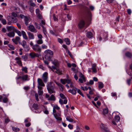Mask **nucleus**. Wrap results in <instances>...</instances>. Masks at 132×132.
I'll return each instance as SVG.
<instances>
[{"label": "nucleus", "mask_w": 132, "mask_h": 132, "mask_svg": "<svg viewBox=\"0 0 132 132\" xmlns=\"http://www.w3.org/2000/svg\"><path fill=\"white\" fill-rule=\"evenodd\" d=\"M37 15V16L38 18L40 19H41L42 18V15H41V14H40V13L36 14Z\"/></svg>", "instance_id": "4d7b16f0"}, {"label": "nucleus", "mask_w": 132, "mask_h": 132, "mask_svg": "<svg viewBox=\"0 0 132 132\" xmlns=\"http://www.w3.org/2000/svg\"><path fill=\"white\" fill-rule=\"evenodd\" d=\"M21 44L24 48H26L28 50H29V47L27 45V43L26 41L24 40H23L21 43Z\"/></svg>", "instance_id": "9d476101"}, {"label": "nucleus", "mask_w": 132, "mask_h": 132, "mask_svg": "<svg viewBox=\"0 0 132 132\" xmlns=\"http://www.w3.org/2000/svg\"><path fill=\"white\" fill-rule=\"evenodd\" d=\"M8 101V99L7 97L5 96L4 97L3 99V102L4 103H6Z\"/></svg>", "instance_id": "79ce46f5"}, {"label": "nucleus", "mask_w": 132, "mask_h": 132, "mask_svg": "<svg viewBox=\"0 0 132 132\" xmlns=\"http://www.w3.org/2000/svg\"><path fill=\"white\" fill-rule=\"evenodd\" d=\"M36 14L40 13V11L39 9H36Z\"/></svg>", "instance_id": "774afa93"}, {"label": "nucleus", "mask_w": 132, "mask_h": 132, "mask_svg": "<svg viewBox=\"0 0 132 132\" xmlns=\"http://www.w3.org/2000/svg\"><path fill=\"white\" fill-rule=\"evenodd\" d=\"M84 8L86 11L87 12V21H89L91 20V13L90 11H89V10L88 8L86 6H84Z\"/></svg>", "instance_id": "f257e3e1"}, {"label": "nucleus", "mask_w": 132, "mask_h": 132, "mask_svg": "<svg viewBox=\"0 0 132 132\" xmlns=\"http://www.w3.org/2000/svg\"><path fill=\"white\" fill-rule=\"evenodd\" d=\"M79 77L83 79L84 81L85 82L86 81V79L85 78L84 75L81 73H80Z\"/></svg>", "instance_id": "c9c22d12"}, {"label": "nucleus", "mask_w": 132, "mask_h": 132, "mask_svg": "<svg viewBox=\"0 0 132 132\" xmlns=\"http://www.w3.org/2000/svg\"><path fill=\"white\" fill-rule=\"evenodd\" d=\"M28 68L26 67H22V71H24L25 73H27Z\"/></svg>", "instance_id": "f704fd0d"}, {"label": "nucleus", "mask_w": 132, "mask_h": 132, "mask_svg": "<svg viewBox=\"0 0 132 132\" xmlns=\"http://www.w3.org/2000/svg\"><path fill=\"white\" fill-rule=\"evenodd\" d=\"M101 128L103 132H110L107 128L105 127V125L101 123L100 125Z\"/></svg>", "instance_id": "0eeeda50"}, {"label": "nucleus", "mask_w": 132, "mask_h": 132, "mask_svg": "<svg viewBox=\"0 0 132 132\" xmlns=\"http://www.w3.org/2000/svg\"><path fill=\"white\" fill-rule=\"evenodd\" d=\"M12 17H16L17 16L18 17H19V16H17L16 14L14 12H12Z\"/></svg>", "instance_id": "8fccbe9b"}, {"label": "nucleus", "mask_w": 132, "mask_h": 132, "mask_svg": "<svg viewBox=\"0 0 132 132\" xmlns=\"http://www.w3.org/2000/svg\"><path fill=\"white\" fill-rule=\"evenodd\" d=\"M29 77L27 75H25L22 76V79L23 81H28L30 79Z\"/></svg>", "instance_id": "4468645a"}, {"label": "nucleus", "mask_w": 132, "mask_h": 132, "mask_svg": "<svg viewBox=\"0 0 132 132\" xmlns=\"http://www.w3.org/2000/svg\"><path fill=\"white\" fill-rule=\"evenodd\" d=\"M32 107L35 110L34 112L36 113H39L41 112V111L39 109V107L38 105L34 104L32 106Z\"/></svg>", "instance_id": "39448f33"}, {"label": "nucleus", "mask_w": 132, "mask_h": 132, "mask_svg": "<svg viewBox=\"0 0 132 132\" xmlns=\"http://www.w3.org/2000/svg\"><path fill=\"white\" fill-rule=\"evenodd\" d=\"M84 127L85 129L86 130H89L90 129L89 127L87 125H85L84 126Z\"/></svg>", "instance_id": "0e129e2a"}, {"label": "nucleus", "mask_w": 132, "mask_h": 132, "mask_svg": "<svg viewBox=\"0 0 132 132\" xmlns=\"http://www.w3.org/2000/svg\"><path fill=\"white\" fill-rule=\"evenodd\" d=\"M102 36V37L103 38H105L107 37L108 36V34L107 33L105 32L103 34H101Z\"/></svg>", "instance_id": "2f4dec72"}, {"label": "nucleus", "mask_w": 132, "mask_h": 132, "mask_svg": "<svg viewBox=\"0 0 132 132\" xmlns=\"http://www.w3.org/2000/svg\"><path fill=\"white\" fill-rule=\"evenodd\" d=\"M36 43L38 44H42L43 43V41L42 39H39L36 41Z\"/></svg>", "instance_id": "4c0bfd02"}, {"label": "nucleus", "mask_w": 132, "mask_h": 132, "mask_svg": "<svg viewBox=\"0 0 132 132\" xmlns=\"http://www.w3.org/2000/svg\"><path fill=\"white\" fill-rule=\"evenodd\" d=\"M56 73L59 75H61L62 74V70H60L59 68L56 69V71H55Z\"/></svg>", "instance_id": "a878e982"}, {"label": "nucleus", "mask_w": 132, "mask_h": 132, "mask_svg": "<svg viewBox=\"0 0 132 132\" xmlns=\"http://www.w3.org/2000/svg\"><path fill=\"white\" fill-rule=\"evenodd\" d=\"M77 88L76 87H73L72 89H70L68 90V92L71 93L73 95H75L77 93Z\"/></svg>", "instance_id": "423d86ee"}, {"label": "nucleus", "mask_w": 132, "mask_h": 132, "mask_svg": "<svg viewBox=\"0 0 132 132\" xmlns=\"http://www.w3.org/2000/svg\"><path fill=\"white\" fill-rule=\"evenodd\" d=\"M71 82L70 80L68 79H66V82L68 84H69Z\"/></svg>", "instance_id": "680f3d73"}, {"label": "nucleus", "mask_w": 132, "mask_h": 132, "mask_svg": "<svg viewBox=\"0 0 132 132\" xmlns=\"http://www.w3.org/2000/svg\"><path fill=\"white\" fill-rule=\"evenodd\" d=\"M31 125V123L30 122H28V123H25V126L26 127H29Z\"/></svg>", "instance_id": "338daca9"}, {"label": "nucleus", "mask_w": 132, "mask_h": 132, "mask_svg": "<svg viewBox=\"0 0 132 132\" xmlns=\"http://www.w3.org/2000/svg\"><path fill=\"white\" fill-rule=\"evenodd\" d=\"M12 128L13 130L17 132L20 130L19 128H18L12 127Z\"/></svg>", "instance_id": "ea45409f"}, {"label": "nucleus", "mask_w": 132, "mask_h": 132, "mask_svg": "<svg viewBox=\"0 0 132 132\" xmlns=\"http://www.w3.org/2000/svg\"><path fill=\"white\" fill-rule=\"evenodd\" d=\"M28 29L31 32L36 33L37 32V30L33 25H29L28 27Z\"/></svg>", "instance_id": "20e7f679"}, {"label": "nucleus", "mask_w": 132, "mask_h": 132, "mask_svg": "<svg viewBox=\"0 0 132 132\" xmlns=\"http://www.w3.org/2000/svg\"><path fill=\"white\" fill-rule=\"evenodd\" d=\"M68 127L70 129H72L73 128V125L70 124H69L68 125Z\"/></svg>", "instance_id": "6e6d98bb"}, {"label": "nucleus", "mask_w": 132, "mask_h": 132, "mask_svg": "<svg viewBox=\"0 0 132 132\" xmlns=\"http://www.w3.org/2000/svg\"><path fill=\"white\" fill-rule=\"evenodd\" d=\"M37 87L39 90L38 91V93L39 95H42L43 93V91L42 90L43 87H40L39 86H38Z\"/></svg>", "instance_id": "f3484780"}, {"label": "nucleus", "mask_w": 132, "mask_h": 132, "mask_svg": "<svg viewBox=\"0 0 132 132\" xmlns=\"http://www.w3.org/2000/svg\"><path fill=\"white\" fill-rule=\"evenodd\" d=\"M35 25L37 29H40V27L39 24L36 23H35Z\"/></svg>", "instance_id": "a18cd8bd"}, {"label": "nucleus", "mask_w": 132, "mask_h": 132, "mask_svg": "<svg viewBox=\"0 0 132 132\" xmlns=\"http://www.w3.org/2000/svg\"><path fill=\"white\" fill-rule=\"evenodd\" d=\"M125 56L129 58H131L132 57V54L129 52H127L125 53Z\"/></svg>", "instance_id": "aec40b11"}, {"label": "nucleus", "mask_w": 132, "mask_h": 132, "mask_svg": "<svg viewBox=\"0 0 132 132\" xmlns=\"http://www.w3.org/2000/svg\"><path fill=\"white\" fill-rule=\"evenodd\" d=\"M87 37L89 38H90L93 37V34L92 33L89 31L87 32L86 34Z\"/></svg>", "instance_id": "5701e85b"}, {"label": "nucleus", "mask_w": 132, "mask_h": 132, "mask_svg": "<svg viewBox=\"0 0 132 132\" xmlns=\"http://www.w3.org/2000/svg\"><path fill=\"white\" fill-rule=\"evenodd\" d=\"M27 33L28 36L29 38L30 39H32L34 38V36L33 34L30 32H28Z\"/></svg>", "instance_id": "a211bd4d"}, {"label": "nucleus", "mask_w": 132, "mask_h": 132, "mask_svg": "<svg viewBox=\"0 0 132 132\" xmlns=\"http://www.w3.org/2000/svg\"><path fill=\"white\" fill-rule=\"evenodd\" d=\"M44 53L46 54L45 55V57H46L47 56L48 54L52 55L53 54V52L52 51L49 50H47L45 51L44 52Z\"/></svg>", "instance_id": "f8f14e48"}, {"label": "nucleus", "mask_w": 132, "mask_h": 132, "mask_svg": "<svg viewBox=\"0 0 132 132\" xmlns=\"http://www.w3.org/2000/svg\"><path fill=\"white\" fill-rule=\"evenodd\" d=\"M77 91L78 93L80 94V95H81L82 97H84V95L83 94V93L81 92L80 90L79 89H78L77 88Z\"/></svg>", "instance_id": "37998d69"}, {"label": "nucleus", "mask_w": 132, "mask_h": 132, "mask_svg": "<svg viewBox=\"0 0 132 132\" xmlns=\"http://www.w3.org/2000/svg\"><path fill=\"white\" fill-rule=\"evenodd\" d=\"M54 116L57 121H59L62 120V118L60 117L61 116L60 113H59L57 114H54Z\"/></svg>", "instance_id": "6e6552de"}, {"label": "nucleus", "mask_w": 132, "mask_h": 132, "mask_svg": "<svg viewBox=\"0 0 132 132\" xmlns=\"http://www.w3.org/2000/svg\"><path fill=\"white\" fill-rule=\"evenodd\" d=\"M52 83L51 82H48L47 84V89H49V88L53 87L52 86Z\"/></svg>", "instance_id": "7c9ffc66"}, {"label": "nucleus", "mask_w": 132, "mask_h": 132, "mask_svg": "<svg viewBox=\"0 0 132 132\" xmlns=\"http://www.w3.org/2000/svg\"><path fill=\"white\" fill-rule=\"evenodd\" d=\"M29 56L31 58H33L35 57H38L39 55L38 54L35 53L34 52H32L29 54Z\"/></svg>", "instance_id": "9b49d317"}, {"label": "nucleus", "mask_w": 132, "mask_h": 132, "mask_svg": "<svg viewBox=\"0 0 132 132\" xmlns=\"http://www.w3.org/2000/svg\"><path fill=\"white\" fill-rule=\"evenodd\" d=\"M92 70L93 72L96 73L97 72L96 68V64L95 63L92 64Z\"/></svg>", "instance_id": "dca6fc26"}, {"label": "nucleus", "mask_w": 132, "mask_h": 132, "mask_svg": "<svg viewBox=\"0 0 132 132\" xmlns=\"http://www.w3.org/2000/svg\"><path fill=\"white\" fill-rule=\"evenodd\" d=\"M14 35L15 34L13 32H10L7 34V35L10 37H13Z\"/></svg>", "instance_id": "412c9836"}, {"label": "nucleus", "mask_w": 132, "mask_h": 132, "mask_svg": "<svg viewBox=\"0 0 132 132\" xmlns=\"http://www.w3.org/2000/svg\"><path fill=\"white\" fill-rule=\"evenodd\" d=\"M42 27L43 28V31L44 34L45 35H46L47 33L46 30V28L43 26L42 25Z\"/></svg>", "instance_id": "a19ab883"}, {"label": "nucleus", "mask_w": 132, "mask_h": 132, "mask_svg": "<svg viewBox=\"0 0 132 132\" xmlns=\"http://www.w3.org/2000/svg\"><path fill=\"white\" fill-rule=\"evenodd\" d=\"M48 92L50 94L54 93L55 91L53 89V87L49 88V89H47Z\"/></svg>", "instance_id": "cd10ccee"}, {"label": "nucleus", "mask_w": 132, "mask_h": 132, "mask_svg": "<svg viewBox=\"0 0 132 132\" xmlns=\"http://www.w3.org/2000/svg\"><path fill=\"white\" fill-rule=\"evenodd\" d=\"M0 20H1V19H0ZM1 20L3 24H6V20L5 19H2Z\"/></svg>", "instance_id": "5fc2aeb1"}, {"label": "nucleus", "mask_w": 132, "mask_h": 132, "mask_svg": "<svg viewBox=\"0 0 132 132\" xmlns=\"http://www.w3.org/2000/svg\"><path fill=\"white\" fill-rule=\"evenodd\" d=\"M15 28H16V27H14L12 26H8L6 27V28L9 31H10L12 30H13L14 31Z\"/></svg>", "instance_id": "6ab92c4d"}, {"label": "nucleus", "mask_w": 132, "mask_h": 132, "mask_svg": "<svg viewBox=\"0 0 132 132\" xmlns=\"http://www.w3.org/2000/svg\"><path fill=\"white\" fill-rule=\"evenodd\" d=\"M32 48L34 51L40 53L41 51V48L40 46L38 44L34 45L32 46Z\"/></svg>", "instance_id": "f03ea898"}, {"label": "nucleus", "mask_w": 132, "mask_h": 132, "mask_svg": "<svg viewBox=\"0 0 132 132\" xmlns=\"http://www.w3.org/2000/svg\"><path fill=\"white\" fill-rule=\"evenodd\" d=\"M108 109L107 108L104 109L103 110V114L105 115L108 113Z\"/></svg>", "instance_id": "58836bf2"}, {"label": "nucleus", "mask_w": 132, "mask_h": 132, "mask_svg": "<svg viewBox=\"0 0 132 132\" xmlns=\"http://www.w3.org/2000/svg\"><path fill=\"white\" fill-rule=\"evenodd\" d=\"M53 62L55 66H56L57 67H58L59 65L58 62L57 61L54 60Z\"/></svg>", "instance_id": "473e14b6"}, {"label": "nucleus", "mask_w": 132, "mask_h": 132, "mask_svg": "<svg viewBox=\"0 0 132 132\" xmlns=\"http://www.w3.org/2000/svg\"><path fill=\"white\" fill-rule=\"evenodd\" d=\"M114 120L117 122L119 121L120 120V117L118 116H115Z\"/></svg>", "instance_id": "c85d7f7f"}, {"label": "nucleus", "mask_w": 132, "mask_h": 132, "mask_svg": "<svg viewBox=\"0 0 132 132\" xmlns=\"http://www.w3.org/2000/svg\"><path fill=\"white\" fill-rule=\"evenodd\" d=\"M53 108L58 110L60 108L57 105H55L54 106Z\"/></svg>", "instance_id": "603ef678"}, {"label": "nucleus", "mask_w": 132, "mask_h": 132, "mask_svg": "<svg viewBox=\"0 0 132 132\" xmlns=\"http://www.w3.org/2000/svg\"><path fill=\"white\" fill-rule=\"evenodd\" d=\"M60 96L63 99H65L66 98L65 97L63 94H60Z\"/></svg>", "instance_id": "09e8293b"}, {"label": "nucleus", "mask_w": 132, "mask_h": 132, "mask_svg": "<svg viewBox=\"0 0 132 132\" xmlns=\"http://www.w3.org/2000/svg\"><path fill=\"white\" fill-rule=\"evenodd\" d=\"M21 58L20 57H16L15 58V60L16 61V63L20 66H22V63L21 61L20 60Z\"/></svg>", "instance_id": "2eb2a0df"}, {"label": "nucleus", "mask_w": 132, "mask_h": 132, "mask_svg": "<svg viewBox=\"0 0 132 132\" xmlns=\"http://www.w3.org/2000/svg\"><path fill=\"white\" fill-rule=\"evenodd\" d=\"M37 82L38 84V86H39L40 87H42L44 86L45 85L42 80L41 79L38 78L37 79Z\"/></svg>", "instance_id": "1a4fd4ad"}, {"label": "nucleus", "mask_w": 132, "mask_h": 132, "mask_svg": "<svg viewBox=\"0 0 132 132\" xmlns=\"http://www.w3.org/2000/svg\"><path fill=\"white\" fill-rule=\"evenodd\" d=\"M42 78L44 82H46L48 78V73L47 72H44L42 76Z\"/></svg>", "instance_id": "7ed1b4c3"}, {"label": "nucleus", "mask_w": 132, "mask_h": 132, "mask_svg": "<svg viewBox=\"0 0 132 132\" xmlns=\"http://www.w3.org/2000/svg\"><path fill=\"white\" fill-rule=\"evenodd\" d=\"M98 87L100 89H101L103 87V83L101 82H98Z\"/></svg>", "instance_id": "b1692460"}, {"label": "nucleus", "mask_w": 132, "mask_h": 132, "mask_svg": "<svg viewBox=\"0 0 132 132\" xmlns=\"http://www.w3.org/2000/svg\"><path fill=\"white\" fill-rule=\"evenodd\" d=\"M56 84H57L59 86L61 87V88L63 89L64 88L63 86L61 84H60L59 83L56 82Z\"/></svg>", "instance_id": "3c124183"}, {"label": "nucleus", "mask_w": 132, "mask_h": 132, "mask_svg": "<svg viewBox=\"0 0 132 132\" xmlns=\"http://www.w3.org/2000/svg\"><path fill=\"white\" fill-rule=\"evenodd\" d=\"M11 21L13 23H15L17 21V20L16 17H12L11 18Z\"/></svg>", "instance_id": "393cba45"}, {"label": "nucleus", "mask_w": 132, "mask_h": 132, "mask_svg": "<svg viewBox=\"0 0 132 132\" xmlns=\"http://www.w3.org/2000/svg\"><path fill=\"white\" fill-rule=\"evenodd\" d=\"M94 83V81L93 80H90L89 81V82L87 83L86 84L87 85H92Z\"/></svg>", "instance_id": "de8ad7c7"}, {"label": "nucleus", "mask_w": 132, "mask_h": 132, "mask_svg": "<svg viewBox=\"0 0 132 132\" xmlns=\"http://www.w3.org/2000/svg\"><path fill=\"white\" fill-rule=\"evenodd\" d=\"M42 47L43 49H46L47 48V46L46 45L44 44H43L42 45Z\"/></svg>", "instance_id": "e2e57ef3"}, {"label": "nucleus", "mask_w": 132, "mask_h": 132, "mask_svg": "<svg viewBox=\"0 0 132 132\" xmlns=\"http://www.w3.org/2000/svg\"><path fill=\"white\" fill-rule=\"evenodd\" d=\"M128 13L129 14H130L131 13V11L130 9H128L127 10Z\"/></svg>", "instance_id": "bf43d9fd"}, {"label": "nucleus", "mask_w": 132, "mask_h": 132, "mask_svg": "<svg viewBox=\"0 0 132 132\" xmlns=\"http://www.w3.org/2000/svg\"><path fill=\"white\" fill-rule=\"evenodd\" d=\"M48 100L54 101L55 100V98L53 95L52 94L50 97L48 98Z\"/></svg>", "instance_id": "4be33fe9"}, {"label": "nucleus", "mask_w": 132, "mask_h": 132, "mask_svg": "<svg viewBox=\"0 0 132 132\" xmlns=\"http://www.w3.org/2000/svg\"><path fill=\"white\" fill-rule=\"evenodd\" d=\"M8 46L10 47L12 50H14V47L13 46L9 44Z\"/></svg>", "instance_id": "052dcab7"}, {"label": "nucleus", "mask_w": 132, "mask_h": 132, "mask_svg": "<svg viewBox=\"0 0 132 132\" xmlns=\"http://www.w3.org/2000/svg\"><path fill=\"white\" fill-rule=\"evenodd\" d=\"M85 23L84 21L83 20H81L78 24V26L80 28H81L84 27Z\"/></svg>", "instance_id": "ddd939ff"}, {"label": "nucleus", "mask_w": 132, "mask_h": 132, "mask_svg": "<svg viewBox=\"0 0 132 132\" xmlns=\"http://www.w3.org/2000/svg\"><path fill=\"white\" fill-rule=\"evenodd\" d=\"M14 31L18 35L20 36H21L22 35L21 33L19 30H18L16 28H15Z\"/></svg>", "instance_id": "bb28decb"}, {"label": "nucleus", "mask_w": 132, "mask_h": 132, "mask_svg": "<svg viewBox=\"0 0 132 132\" xmlns=\"http://www.w3.org/2000/svg\"><path fill=\"white\" fill-rule=\"evenodd\" d=\"M66 119L68 121L70 122H72L73 121V119L70 116L67 117L66 118Z\"/></svg>", "instance_id": "72a5a7b5"}, {"label": "nucleus", "mask_w": 132, "mask_h": 132, "mask_svg": "<svg viewBox=\"0 0 132 132\" xmlns=\"http://www.w3.org/2000/svg\"><path fill=\"white\" fill-rule=\"evenodd\" d=\"M37 37L40 39H42V35L41 34H39L38 35Z\"/></svg>", "instance_id": "69168bd1"}, {"label": "nucleus", "mask_w": 132, "mask_h": 132, "mask_svg": "<svg viewBox=\"0 0 132 132\" xmlns=\"http://www.w3.org/2000/svg\"><path fill=\"white\" fill-rule=\"evenodd\" d=\"M60 81L63 84H64L66 83V79H61Z\"/></svg>", "instance_id": "c03bdc74"}, {"label": "nucleus", "mask_w": 132, "mask_h": 132, "mask_svg": "<svg viewBox=\"0 0 132 132\" xmlns=\"http://www.w3.org/2000/svg\"><path fill=\"white\" fill-rule=\"evenodd\" d=\"M35 98L36 100L37 101H39V99H38V94L37 93H36L35 94Z\"/></svg>", "instance_id": "864d4df0"}, {"label": "nucleus", "mask_w": 132, "mask_h": 132, "mask_svg": "<svg viewBox=\"0 0 132 132\" xmlns=\"http://www.w3.org/2000/svg\"><path fill=\"white\" fill-rule=\"evenodd\" d=\"M57 40L59 42L60 44H62L63 43V40L62 39L60 38H58Z\"/></svg>", "instance_id": "13d9d810"}, {"label": "nucleus", "mask_w": 132, "mask_h": 132, "mask_svg": "<svg viewBox=\"0 0 132 132\" xmlns=\"http://www.w3.org/2000/svg\"><path fill=\"white\" fill-rule=\"evenodd\" d=\"M64 40L67 44L68 45L70 44V41L69 38H65L64 39Z\"/></svg>", "instance_id": "e433bc0d"}, {"label": "nucleus", "mask_w": 132, "mask_h": 132, "mask_svg": "<svg viewBox=\"0 0 132 132\" xmlns=\"http://www.w3.org/2000/svg\"><path fill=\"white\" fill-rule=\"evenodd\" d=\"M24 21L25 24L26 25H27L28 24L29 20L27 16L25 17L24 19Z\"/></svg>", "instance_id": "c756f323"}, {"label": "nucleus", "mask_w": 132, "mask_h": 132, "mask_svg": "<svg viewBox=\"0 0 132 132\" xmlns=\"http://www.w3.org/2000/svg\"><path fill=\"white\" fill-rule=\"evenodd\" d=\"M132 79V77H131L129 79H128L127 80V84L129 85L130 83V81H131V80Z\"/></svg>", "instance_id": "49530a36"}]
</instances>
